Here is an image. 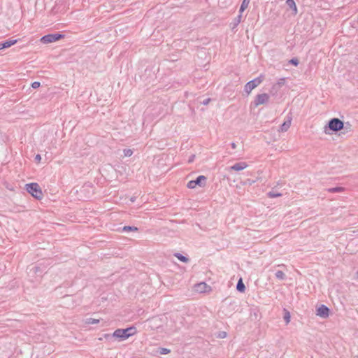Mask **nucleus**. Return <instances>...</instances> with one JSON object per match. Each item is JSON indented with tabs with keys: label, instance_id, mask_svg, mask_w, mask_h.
<instances>
[{
	"label": "nucleus",
	"instance_id": "3",
	"mask_svg": "<svg viewBox=\"0 0 358 358\" xmlns=\"http://www.w3.org/2000/svg\"><path fill=\"white\" fill-rule=\"evenodd\" d=\"M25 189L28 193L31 194V196L36 198V199L40 200L43 198V194L38 183H28L25 185Z\"/></svg>",
	"mask_w": 358,
	"mask_h": 358
},
{
	"label": "nucleus",
	"instance_id": "13",
	"mask_svg": "<svg viewBox=\"0 0 358 358\" xmlns=\"http://www.w3.org/2000/svg\"><path fill=\"white\" fill-rule=\"evenodd\" d=\"M286 4L290 9H292L294 12V14L297 13V7L294 0H287Z\"/></svg>",
	"mask_w": 358,
	"mask_h": 358
},
{
	"label": "nucleus",
	"instance_id": "30",
	"mask_svg": "<svg viewBox=\"0 0 358 358\" xmlns=\"http://www.w3.org/2000/svg\"><path fill=\"white\" fill-rule=\"evenodd\" d=\"M210 101V99L208 98V99H205L203 101H201V103L203 105H208Z\"/></svg>",
	"mask_w": 358,
	"mask_h": 358
},
{
	"label": "nucleus",
	"instance_id": "16",
	"mask_svg": "<svg viewBox=\"0 0 358 358\" xmlns=\"http://www.w3.org/2000/svg\"><path fill=\"white\" fill-rule=\"evenodd\" d=\"M250 0H243L240 9L239 13H242L248 6L250 3Z\"/></svg>",
	"mask_w": 358,
	"mask_h": 358
},
{
	"label": "nucleus",
	"instance_id": "27",
	"mask_svg": "<svg viewBox=\"0 0 358 358\" xmlns=\"http://www.w3.org/2000/svg\"><path fill=\"white\" fill-rule=\"evenodd\" d=\"M289 63L295 66H297L299 64V61L296 57H294L289 61Z\"/></svg>",
	"mask_w": 358,
	"mask_h": 358
},
{
	"label": "nucleus",
	"instance_id": "22",
	"mask_svg": "<svg viewBox=\"0 0 358 358\" xmlns=\"http://www.w3.org/2000/svg\"><path fill=\"white\" fill-rule=\"evenodd\" d=\"M283 319L287 324L290 322V313L287 309H284Z\"/></svg>",
	"mask_w": 358,
	"mask_h": 358
},
{
	"label": "nucleus",
	"instance_id": "17",
	"mask_svg": "<svg viewBox=\"0 0 358 358\" xmlns=\"http://www.w3.org/2000/svg\"><path fill=\"white\" fill-rule=\"evenodd\" d=\"M174 255L176 257H177L178 259H179L182 262L187 263L189 261V258L182 255L180 253L178 252V253H176Z\"/></svg>",
	"mask_w": 358,
	"mask_h": 358
},
{
	"label": "nucleus",
	"instance_id": "6",
	"mask_svg": "<svg viewBox=\"0 0 358 358\" xmlns=\"http://www.w3.org/2000/svg\"><path fill=\"white\" fill-rule=\"evenodd\" d=\"M207 178L204 176H199L195 180L188 182L187 187L189 189H194L196 186L204 187L206 184Z\"/></svg>",
	"mask_w": 358,
	"mask_h": 358
},
{
	"label": "nucleus",
	"instance_id": "29",
	"mask_svg": "<svg viewBox=\"0 0 358 358\" xmlns=\"http://www.w3.org/2000/svg\"><path fill=\"white\" fill-rule=\"evenodd\" d=\"M40 85H41V83H40V82H38V81H35V82L31 83V87L34 89H36V88L39 87Z\"/></svg>",
	"mask_w": 358,
	"mask_h": 358
},
{
	"label": "nucleus",
	"instance_id": "9",
	"mask_svg": "<svg viewBox=\"0 0 358 358\" xmlns=\"http://www.w3.org/2000/svg\"><path fill=\"white\" fill-rule=\"evenodd\" d=\"M247 166H248L247 163L242 162L236 163L235 164L231 166L229 169L231 170H234V171H239L243 170Z\"/></svg>",
	"mask_w": 358,
	"mask_h": 358
},
{
	"label": "nucleus",
	"instance_id": "24",
	"mask_svg": "<svg viewBox=\"0 0 358 358\" xmlns=\"http://www.w3.org/2000/svg\"><path fill=\"white\" fill-rule=\"evenodd\" d=\"M86 324H96L99 322V319H94V318H87L86 319Z\"/></svg>",
	"mask_w": 358,
	"mask_h": 358
},
{
	"label": "nucleus",
	"instance_id": "2",
	"mask_svg": "<svg viewBox=\"0 0 358 358\" xmlns=\"http://www.w3.org/2000/svg\"><path fill=\"white\" fill-rule=\"evenodd\" d=\"M343 129V121L339 118L334 117L329 120L328 123L324 127V131L327 134H331L333 132L342 131Z\"/></svg>",
	"mask_w": 358,
	"mask_h": 358
},
{
	"label": "nucleus",
	"instance_id": "23",
	"mask_svg": "<svg viewBox=\"0 0 358 358\" xmlns=\"http://www.w3.org/2000/svg\"><path fill=\"white\" fill-rule=\"evenodd\" d=\"M282 194L275 192L274 190H272L268 193V196L269 198H276L281 196Z\"/></svg>",
	"mask_w": 358,
	"mask_h": 358
},
{
	"label": "nucleus",
	"instance_id": "21",
	"mask_svg": "<svg viewBox=\"0 0 358 358\" xmlns=\"http://www.w3.org/2000/svg\"><path fill=\"white\" fill-rule=\"evenodd\" d=\"M275 277H276L278 279H279V280H285V278H286V275H285V273H284L283 271H280V270H279V271H277L275 272Z\"/></svg>",
	"mask_w": 358,
	"mask_h": 358
},
{
	"label": "nucleus",
	"instance_id": "31",
	"mask_svg": "<svg viewBox=\"0 0 358 358\" xmlns=\"http://www.w3.org/2000/svg\"><path fill=\"white\" fill-rule=\"evenodd\" d=\"M41 160V155L39 154L36 155L35 156V161L38 163V162H40Z\"/></svg>",
	"mask_w": 358,
	"mask_h": 358
},
{
	"label": "nucleus",
	"instance_id": "8",
	"mask_svg": "<svg viewBox=\"0 0 358 358\" xmlns=\"http://www.w3.org/2000/svg\"><path fill=\"white\" fill-rule=\"evenodd\" d=\"M317 313L316 315L322 317V318H327L329 315L330 310L329 308L325 306V305H320L316 310Z\"/></svg>",
	"mask_w": 358,
	"mask_h": 358
},
{
	"label": "nucleus",
	"instance_id": "12",
	"mask_svg": "<svg viewBox=\"0 0 358 358\" xmlns=\"http://www.w3.org/2000/svg\"><path fill=\"white\" fill-rule=\"evenodd\" d=\"M292 119L289 118L287 120L285 121L280 126V131L282 132L287 131L291 125Z\"/></svg>",
	"mask_w": 358,
	"mask_h": 358
},
{
	"label": "nucleus",
	"instance_id": "7",
	"mask_svg": "<svg viewBox=\"0 0 358 358\" xmlns=\"http://www.w3.org/2000/svg\"><path fill=\"white\" fill-rule=\"evenodd\" d=\"M269 100V95L266 93L259 94L255 96L252 104L255 107H257L262 104H266Z\"/></svg>",
	"mask_w": 358,
	"mask_h": 358
},
{
	"label": "nucleus",
	"instance_id": "25",
	"mask_svg": "<svg viewBox=\"0 0 358 358\" xmlns=\"http://www.w3.org/2000/svg\"><path fill=\"white\" fill-rule=\"evenodd\" d=\"M170 352H171V350L169 349L164 348H159V350H158V352L160 355H166V354H169Z\"/></svg>",
	"mask_w": 358,
	"mask_h": 358
},
{
	"label": "nucleus",
	"instance_id": "20",
	"mask_svg": "<svg viewBox=\"0 0 358 358\" xmlns=\"http://www.w3.org/2000/svg\"><path fill=\"white\" fill-rule=\"evenodd\" d=\"M344 190V188L342 187H331L327 189L329 192L331 193H336V192H341Z\"/></svg>",
	"mask_w": 358,
	"mask_h": 358
},
{
	"label": "nucleus",
	"instance_id": "26",
	"mask_svg": "<svg viewBox=\"0 0 358 358\" xmlns=\"http://www.w3.org/2000/svg\"><path fill=\"white\" fill-rule=\"evenodd\" d=\"M285 83V79L282 78H280L278 80V83L273 85V87H275V86H278V87H282V85H284Z\"/></svg>",
	"mask_w": 358,
	"mask_h": 358
},
{
	"label": "nucleus",
	"instance_id": "33",
	"mask_svg": "<svg viewBox=\"0 0 358 358\" xmlns=\"http://www.w3.org/2000/svg\"><path fill=\"white\" fill-rule=\"evenodd\" d=\"M226 335H227L226 332L222 331V332L220 333L219 337L220 338H224L226 336Z\"/></svg>",
	"mask_w": 358,
	"mask_h": 358
},
{
	"label": "nucleus",
	"instance_id": "5",
	"mask_svg": "<svg viewBox=\"0 0 358 358\" xmlns=\"http://www.w3.org/2000/svg\"><path fill=\"white\" fill-rule=\"evenodd\" d=\"M64 38V35L59 33L50 34L42 36L41 38V42L44 44H48L57 41Z\"/></svg>",
	"mask_w": 358,
	"mask_h": 358
},
{
	"label": "nucleus",
	"instance_id": "28",
	"mask_svg": "<svg viewBox=\"0 0 358 358\" xmlns=\"http://www.w3.org/2000/svg\"><path fill=\"white\" fill-rule=\"evenodd\" d=\"M133 154V151L131 149H124V155L126 157H130Z\"/></svg>",
	"mask_w": 358,
	"mask_h": 358
},
{
	"label": "nucleus",
	"instance_id": "15",
	"mask_svg": "<svg viewBox=\"0 0 358 358\" xmlns=\"http://www.w3.org/2000/svg\"><path fill=\"white\" fill-rule=\"evenodd\" d=\"M209 287L206 282H200L196 285V290L199 292H206V288Z\"/></svg>",
	"mask_w": 358,
	"mask_h": 358
},
{
	"label": "nucleus",
	"instance_id": "11",
	"mask_svg": "<svg viewBox=\"0 0 358 358\" xmlns=\"http://www.w3.org/2000/svg\"><path fill=\"white\" fill-rule=\"evenodd\" d=\"M242 19V13H239V15L234 19V21L230 24L231 28L232 30H234L236 27L241 22Z\"/></svg>",
	"mask_w": 358,
	"mask_h": 358
},
{
	"label": "nucleus",
	"instance_id": "14",
	"mask_svg": "<svg viewBox=\"0 0 358 358\" xmlns=\"http://www.w3.org/2000/svg\"><path fill=\"white\" fill-rule=\"evenodd\" d=\"M236 289L240 292H244L245 290V286L242 280V278H240L236 285Z\"/></svg>",
	"mask_w": 358,
	"mask_h": 358
},
{
	"label": "nucleus",
	"instance_id": "4",
	"mask_svg": "<svg viewBox=\"0 0 358 358\" xmlns=\"http://www.w3.org/2000/svg\"><path fill=\"white\" fill-rule=\"evenodd\" d=\"M264 80V76L260 75L259 77L248 82L244 86V91L249 94L252 90L259 86Z\"/></svg>",
	"mask_w": 358,
	"mask_h": 358
},
{
	"label": "nucleus",
	"instance_id": "18",
	"mask_svg": "<svg viewBox=\"0 0 358 358\" xmlns=\"http://www.w3.org/2000/svg\"><path fill=\"white\" fill-rule=\"evenodd\" d=\"M342 130H343L342 134H345V133L352 131V125H351V124H350L348 122H343V129Z\"/></svg>",
	"mask_w": 358,
	"mask_h": 358
},
{
	"label": "nucleus",
	"instance_id": "35",
	"mask_svg": "<svg viewBox=\"0 0 358 358\" xmlns=\"http://www.w3.org/2000/svg\"><path fill=\"white\" fill-rule=\"evenodd\" d=\"M357 22H358V17H357Z\"/></svg>",
	"mask_w": 358,
	"mask_h": 358
},
{
	"label": "nucleus",
	"instance_id": "32",
	"mask_svg": "<svg viewBox=\"0 0 358 358\" xmlns=\"http://www.w3.org/2000/svg\"><path fill=\"white\" fill-rule=\"evenodd\" d=\"M194 157H195V155H192L189 157V159H188V162H189V163H192V162H194Z\"/></svg>",
	"mask_w": 358,
	"mask_h": 358
},
{
	"label": "nucleus",
	"instance_id": "10",
	"mask_svg": "<svg viewBox=\"0 0 358 358\" xmlns=\"http://www.w3.org/2000/svg\"><path fill=\"white\" fill-rule=\"evenodd\" d=\"M17 42V39L9 38L8 40L1 42V43L2 48L5 49V48H10V46L15 45Z\"/></svg>",
	"mask_w": 358,
	"mask_h": 358
},
{
	"label": "nucleus",
	"instance_id": "1",
	"mask_svg": "<svg viewBox=\"0 0 358 358\" xmlns=\"http://www.w3.org/2000/svg\"><path fill=\"white\" fill-rule=\"evenodd\" d=\"M136 333V328L134 326H131L125 329H117L113 334H104V338L106 339L115 338L119 339V341H124Z\"/></svg>",
	"mask_w": 358,
	"mask_h": 358
},
{
	"label": "nucleus",
	"instance_id": "34",
	"mask_svg": "<svg viewBox=\"0 0 358 358\" xmlns=\"http://www.w3.org/2000/svg\"><path fill=\"white\" fill-rule=\"evenodd\" d=\"M231 146L233 149H236V144L235 143H231Z\"/></svg>",
	"mask_w": 358,
	"mask_h": 358
},
{
	"label": "nucleus",
	"instance_id": "19",
	"mask_svg": "<svg viewBox=\"0 0 358 358\" xmlns=\"http://www.w3.org/2000/svg\"><path fill=\"white\" fill-rule=\"evenodd\" d=\"M138 229L134 226H124L122 228V231L130 232V231H138Z\"/></svg>",
	"mask_w": 358,
	"mask_h": 358
}]
</instances>
